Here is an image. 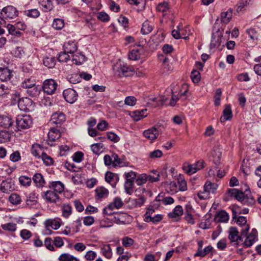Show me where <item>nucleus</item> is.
<instances>
[{"label": "nucleus", "instance_id": "f257e3e1", "mask_svg": "<svg viewBox=\"0 0 261 261\" xmlns=\"http://www.w3.org/2000/svg\"><path fill=\"white\" fill-rule=\"evenodd\" d=\"M113 69L115 74L120 77L131 76L135 72L133 67L121 62L114 64Z\"/></svg>", "mask_w": 261, "mask_h": 261}, {"label": "nucleus", "instance_id": "f03ea898", "mask_svg": "<svg viewBox=\"0 0 261 261\" xmlns=\"http://www.w3.org/2000/svg\"><path fill=\"white\" fill-rule=\"evenodd\" d=\"M239 232L237 228L234 227H231L229 229L228 239L230 240L232 246L238 248L240 246L241 242L243 241L242 236H239Z\"/></svg>", "mask_w": 261, "mask_h": 261}, {"label": "nucleus", "instance_id": "7ed1b4c3", "mask_svg": "<svg viewBox=\"0 0 261 261\" xmlns=\"http://www.w3.org/2000/svg\"><path fill=\"white\" fill-rule=\"evenodd\" d=\"M18 130L29 128L32 124V120L29 115L18 116L16 120Z\"/></svg>", "mask_w": 261, "mask_h": 261}, {"label": "nucleus", "instance_id": "20e7f679", "mask_svg": "<svg viewBox=\"0 0 261 261\" xmlns=\"http://www.w3.org/2000/svg\"><path fill=\"white\" fill-rule=\"evenodd\" d=\"M1 14L4 19H13L18 16V11L14 6H8L2 10Z\"/></svg>", "mask_w": 261, "mask_h": 261}, {"label": "nucleus", "instance_id": "39448f33", "mask_svg": "<svg viewBox=\"0 0 261 261\" xmlns=\"http://www.w3.org/2000/svg\"><path fill=\"white\" fill-rule=\"evenodd\" d=\"M15 189L14 182L11 178L3 180L0 184V191L3 193L9 194Z\"/></svg>", "mask_w": 261, "mask_h": 261}, {"label": "nucleus", "instance_id": "423d86ee", "mask_svg": "<svg viewBox=\"0 0 261 261\" xmlns=\"http://www.w3.org/2000/svg\"><path fill=\"white\" fill-rule=\"evenodd\" d=\"M44 225L45 226V229L43 231L44 234H50L53 231L50 229V227L57 230L61 226L60 222L55 219H49L46 220L44 222Z\"/></svg>", "mask_w": 261, "mask_h": 261}, {"label": "nucleus", "instance_id": "0eeeda50", "mask_svg": "<svg viewBox=\"0 0 261 261\" xmlns=\"http://www.w3.org/2000/svg\"><path fill=\"white\" fill-rule=\"evenodd\" d=\"M57 87V82L53 79L44 81L42 86L44 92L47 94H52L55 92Z\"/></svg>", "mask_w": 261, "mask_h": 261}, {"label": "nucleus", "instance_id": "6e6552de", "mask_svg": "<svg viewBox=\"0 0 261 261\" xmlns=\"http://www.w3.org/2000/svg\"><path fill=\"white\" fill-rule=\"evenodd\" d=\"M41 196L44 200L49 203H56L60 201V197L57 193L51 190L42 193Z\"/></svg>", "mask_w": 261, "mask_h": 261}, {"label": "nucleus", "instance_id": "1a4fd4ad", "mask_svg": "<svg viewBox=\"0 0 261 261\" xmlns=\"http://www.w3.org/2000/svg\"><path fill=\"white\" fill-rule=\"evenodd\" d=\"M63 95L65 100L70 103H74L77 98L78 94L73 89L68 88L63 91Z\"/></svg>", "mask_w": 261, "mask_h": 261}, {"label": "nucleus", "instance_id": "9d476101", "mask_svg": "<svg viewBox=\"0 0 261 261\" xmlns=\"http://www.w3.org/2000/svg\"><path fill=\"white\" fill-rule=\"evenodd\" d=\"M61 132L59 129L51 127L48 133V144L53 146V142L59 139L61 137Z\"/></svg>", "mask_w": 261, "mask_h": 261}, {"label": "nucleus", "instance_id": "9b49d317", "mask_svg": "<svg viewBox=\"0 0 261 261\" xmlns=\"http://www.w3.org/2000/svg\"><path fill=\"white\" fill-rule=\"evenodd\" d=\"M100 249L101 254L105 257L109 259L112 257L113 252L110 244L102 243L100 246Z\"/></svg>", "mask_w": 261, "mask_h": 261}, {"label": "nucleus", "instance_id": "f8f14e48", "mask_svg": "<svg viewBox=\"0 0 261 261\" xmlns=\"http://www.w3.org/2000/svg\"><path fill=\"white\" fill-rule=\"evenodd\" d=\"M66 120L65 115L61 112H57L54 113L51 117L50 121L56 124H61Z\"/></svg>", "mask_w": 261, "mask_h": 261}, {"label": "nucleus", "instance_id": "ddd939ff", "mask_svg": "<svg viewBox=\"0 0 261 261\" xmlns=\"http://www.w3.org/2000/svg\"><path fill=\"white\" fill-rule=\"evenodd\" d=\"M143 135L145 138L152 141L156 139L159 136V131L157 128L152 127L144 130Z\"/></svg>", "mask_w": 261, "mask_h": 261}, {"label": "nucleus", "instance_id": "4468645a", "mask_svg": "<svg viewBox=\"0 0 261 261\" xmlns=\"http://www.w3.org/2000/svg\"><path fill=\"white\" fill-rule=\"evenodd\" d=\"M106 181L110 184L113 187H115L119 180V177L117 174L108 171L105 174Z\"/></svg>", "mask_w": 261, "mask_h": 261}, {"label": "nucleus", "instance_id": "2eb2a0df", "mask_svg": "<svg viewBox=\"0 0 261 261\" xmlns=\"http://www.w3.org/2000/svg\"><path fill=\"white\" fill-rule=\"evenodd\" d=\"M13 121L12 118L5 115H0V126L5 128H9L12 126Z\"/></svg>", "mask_w": 261, "mask_h": 261}, {"label": "nucleus", "instance_id": "dca6fc26", "mask_svg": "<svg viewBox=\"0 0 261 261\" xmlns=\"http://www.w3.org/2000/svg\"><path fill=\"white\" fill-rule=\"evenodd\" d=\"M64 50L68 54H73L77 50V42L74 41H68L64 46Z\"/></svg>", "mask_w": 261, "mask_h": 261}, {"label": "nucleus", "instance_id": "f3484780", "mask_svg": "<svg viewBox=\"0 0 261 261\" xmlns=\"http://www.w3.org/2000/svg\"><path fill=\"white\" fill-rule=\"evenodd\" d=\"M229 220V215L225 211L218 212L214 218V221L217 223H226Z\"/></svg>", "mask_w": 261, "mask_h": 261}, {"label": "nucleus", "instance_id": "a211bd4d", "mask_svg": "<svg viewBox=\"0 0 261 261\" xmlns=\"http://www.w3.org/2000/svg\"><path fill=\"white\" fill-rule=\"evenodd\" d=\"M232 117V111L230 105H226L223 111V115L220 118V121L224 122L226 120H230Z\"/></svg>", "mask_w": 261, "mask_h": 261}, {"label": "nucleus", "instance_id": "6ab92c4d", "mask_svg": "<svg viewBox=\"0 0 261 261\" xmlns=\"http://www.w3.org/2000/svg\"><path fill=\"white\" fill-rule=\"evenodd\" d=\"M237 224L239 225L243 226L244 228L241 230V235L246 236L249 229V226L247 225V220L246 217L243 216H240L238 218Z\"/></svg>", "mask_w": 261, "mask_h": 261}, {"label": "nucleus", "instance_id": "aec40b11", "mask_svg": "<svg viewBox=\"0 0 261 261\" xmlns=\"http://www.w3.org/2000/svg\"><path fill=\"white\" fill-rule=\"evenodd\" d=\"M49 188L58 195L64 191V185L59 181H53L50 183Z\"/></svg>", "mask_w": 261, "mask_h": 261}, {"label": "nucleus", "instance_id": "412c9836", "mask_svg": "<svg viewBox=\"0 0 261 261\" xmlns=\"http://www.w3.org/2000/svg\"><path fill=\"white\" fill-rule=\"evenodd\" d=\"M12 76V70L7 68H0V80L2 81L10 80Z\"/></svg>", "mask_w": 261, "mask_h": 261}, {"label": "nucleus", "instance_id": "4be33fe9", "mask_svg": "<svg viewBox=\"0 0 261 261\" xmlns=\"http://www.w3.org/2000/svg\"><path fill=\"white\" fill-rule=\"evenodd\" d=\"M236 199L243 203H248L250 205H252L255 203V199L253 197H251L250 198H248L245 197L244 194L241 191L238 192L236 195Z\"/></svg>", "mask_w": 261, "mask_h": 261}, {"label": "nucleus", "instance_id": "5701e85b", "mask_svg": "<svg viewBox=\"0 0 261 261\" xmlns=\"http://www.w3.org/2000/svg\"><path fill=\"white\" fill-rule=\"evenodd\" d=\"M112 158L113 160V167H126L128 166V162L122 161V160L119 157L118 154L116 153H113L112 154Z\"/></svg>", "mask_w": 261, "mask_h": 261}, {"label": "nucleus", "instance_id": "b1692460", "mask_svg": "<svg viewBox=\"0 0 261 261\" xmlns=\"http://www.w3.org/2000/svg\"><path fill=\"white\" fill-rule=\"evenodd\" d=\"M232 16V10L228 9L225 12H223L221 15V21L222 22L227 24L231 20Z\"/></svg>", "mask_w": 261, "mask_h": 261}, {"label": "nucleus", "instance_id": "393cba45", "mask_svg": "<svg viewBox=\"0 0 261 261\" xmlns=\"http://www.w3.org/2000/svg\"><path fill=\"white\" fill-rule=\"evenodd\" d=\"M147 110H138L134 112L132 114V117L134 120L138 121L147 116Z\"/></svg>", "mask_w": 261, "mask_h": 261}, {"label": "nucleus", "instance_id": "a878e982", "mask_svg": "<svg viewBox=\"0 0 261 261\" xmlns=\"http://www.w3.org/2000/svg\"><path fill=\"white\" fill-rule=\"evenodd\" d=\"M183 214L182 207L180 205H177L172 212L168 214V217L171 218H178Z\"/></svg>", "mask_w": 261, "mask_h": 261}, {"label": "nucleus", "instance_id": "bb28decb", "mask_svg": "<svg viewBox=\"0 0 261 261\" xmlns=\"http://www.w3.org/2000/svg\"><path fill=\"white\" fill-rule=\"evenodd\" d=\"M39 3L44 12L50 11L53 9V5L51 0H39Z\"/></svg>", "mask_w": 261, "mask_h": 261}, {"label": "nucleus", "instance_id": "cd10ccee", "mask_svg": "<svg viewBox=\"0 0 261 261\" xmlns=\"http://www.w3.org/2000/svg\"><path fill=\"white\" fill-rule=\"evenodd\" d=\"M33 180L37 187H42L44 186L45 180L43 176L40 173H36L34 174Z\"/></svg>", "mask_w": 261, "mask_h": 261}, {"label": "nucleus", "instance_id": "c85d7f7f", "mask_svg": "<svg viewBox=\"0 0 261 261\" xmlns=\"http://www.w3.org/2000/svg\"><path fill=\"white\" fill-rule=\"evenodd\" d=\"M44 152L41 146L37 144H33L31 148L32 154L38 159L41 158L40 154Z\"/></svg>", "mask_w": 261, "mask_h": 261}, {"label": "nucleus", "instance_id": "c756f323", "mask_svg": "<svg viewBox=\"0 0 261 261\" xmlns=\"http://www.w3.org/2000/svg\"><path fill=\"white\" fill-rule=\"evenodd\" d=\"M37 196L35 192L31 193L27 197L26 204L30 206H33L37 204Z\"/></svg>", "mask_w": 261, "mask_h": 261}, {"label": "nucleus", "instance_id": "7c9ffc66", "mask_svg": "<svg viewBox=\"0 0 261 261\" xmlns=\"http://www.w3.org/2000/svg\"><path fill=\"white\" fill-rule=\"evenodd\" d=\"M36 81L33 77L25 79L21 83L23 88H31L35 86Z\"/></svg>", "mask_w": 261, "mask_h": 261}, {"label": "nucleus", "instance_id": "2f4dec72", "mask_svg": "<svg viewBox=\"0 0 261 261\" xmlns=\"http://www.w3.org/2000/svg\"><path fill=\"white\" fill-rule=\"evenodd\" d=\"M255 236L249 234L246 238L245 241L242 244L244 248L251 246L254 243Z\"/></svg>", "mask_w": 261, "mask_h": 261}, {"label": "nucleus", "instance_id": "473e14b6", "mask_svg": "<svg viewBox=\"0 0 261 261\" xmlns=\"http://www.w3.org/2000/svg\"><path fill=\"white\" fill-rule=\"evenodd\" d=\"M9 202L13 205H18L21 202L20 196L16 193H12L9 197Z\"/></svg>", "mask_w": 261, "mask_h": 261}, {"label": "nucleus", "instance_id": "72a5a7b5", "mask_svg": "<svg viewBox=\"0 0 261 261\" xmlns=\"http://www.w3.org/2000/svg\"><path fill=\"white\" fill-rule=\"evenodd\" d=\"M44 65L48 68H53L56 65V60L54 57H46L43 59Z\"/></svg>", "mask_w": 261, "mask_h": 261}, {"label": "nucleus", "instance_id": "f704fd0d", "mask_svg": "<svg viewBox=\"0 0 261 261\" xmlns=\"http://www.w3.org/2000/svg\"><path fill=\"white\" fill-rule=\"evenodd\" d=\"M152 30L153 25L150 24L148 21H146L142 24L141 33L143 35H147L150 33Z\"/></svg>", "mask_w": 261, "mask_h": 261}, {"label": "nucleus", "instance_id": "c9c22d12", "mask_svg": "<svg viewBox=\"0 0 261 261\" xmlns=\"http://www.w3.org/2000/svg\"><path fill=\"white\" fill-rule=\"evenodd\" d=\"M204 190L208 192V193H214L217 188L216 184L212 183L211 181H206L203 187Z\"/></svg>", "mask_w": 261, "mask_h": 261}, {"label": "nucleus", "instance_id": "e433bc0d", "mask_svg": "<svg viewBox=\"0 0 261 261\" xmlns=\"http://www.w3.org/2000/svg\"><path fill=\"white\" fill-rule=\"evenodd\" d=\"M60 261H79V259L69 253H63L59 257Z\"/></svg>", "mask_w": 261, "mask_h": 261}, {"label": "nucleus", "instance_id": "4c0bfd02", "mask_svg": "<svg viewBox=\"0 0 261 261\" xmlns=\"http://www.w3.org/2000/svg\"><path fill=\"white\" fill-rule=\"evenodd\" d=\"M95 193L96 194V196L99 198L106 197L108 196L109 194L108 190L104 187L97 188L95 190Z\"/></svg>", "mask_w": 261, "mask_h": 261}, {"label": "nucleus", "instance_id": "58836bf2", "mask_svg": "<svg viewBox=\"0 0 261 261\" xmlns=\"http://www.w3.org/2000/svg\"><path fill=\"white\" fill-rule=\"evenodd\" d=\"M24 14L28 17L35 18L39 16L40 12L37 9H32L25 10Z\"/></svg>", "mask_w": 261, "mask_h": 261}, {"label": "nucleus", "instance_id": "ea45409f", "mask_svg": "<svg viewBox=\"0 0 261 261\" xmlns=\"http://www.w3.org/2000/svg\"><path fill=\"white\" fill-rule=\"evenodd\" d=\"M124 177L125 179V182L134 183L135 180L137 178V174L136 172L130 171L128 172H125L124 174Z\"/></svg>", "mask_w": 261, "mask_h": 261}, {"label": "nucleus", "instance_id": "a19ab883", "mask_svg": "<svg viewBox=\"0 0 261 261\" xmlns=\"http://www.w3.org/2000/svg\"><path fill=\"white\" fill-rule=\"evenodd\" d=\"M11 91L9 87L4 84H0V97H7Z\"/></svg>", "mask_w": 261, "mask_h": 261}, {"label": "nucleus", "instance_id": "79ce46f5", "mask_svg": "<svg viewBox=\"0 0 261 261\" xmlns=\"http://www.w3.org/2000/svg\"><path fill=\"white\" fill-rule=\"evenodd\" d=\"M7 28L9 31V34L12 35H14L17 37H20L22 33L20 32L17 28L12 24H8L7 26Z\"/></svg>", "mask_w": 261, "mask_h": 261}, {"label": "nucleus", "instance_id": "37998d69", "mask_svg": "<svg viewBox=\"0 0 261 261\" xmlns=\"http://www.w3.org/2000/svg\"><path fill=\"white\" fill-rule=\"evenodd\" d=\"M182 169L189 175L193 174L197 172L194 164H185L182 167Z\"/></svg>", "mask_w": 261, "mask_h": 261}, {"label": "nucleus", "instance_id": "c03bdc74", "mask_svg": "<svg viewBox=\"0 0 261 261\" xmlns=\"http://www.w3.org/2000/svg\"><path fill=\"white\" fill-rule=\"evenodd\" d=\"M156 9L158 11L162 12L163 15H165L169 9V4L167 2H165L160 3L158 5Z\"/></svg>", "mask_w": 261, "mask_h": 261}, {"label": "nucleus", "instance_id": "a18cd8bd", "mask_svg": "<svg viewBox=\"0 0 261 261\" xmlns=\"http://www.w3.org/2000/svg\"><path fill=\"white\" fill-rule=\"evenodd\" d=\"M62 216L65 218H68L71 214L72 207L69 204H65L62 206Z\"/></svg>", "mask_w": 261, "mask_h": 261}, {"label": "nucleus", "instance_id": "49530a36", "mask_svg": "<svg viewBox=\"0 0 261 261\" xmlns=\"http://www.w3.org/2000/svg\"><path fill=\"white\" fill-rule=\"evenodd\" d=\"M18 180L20 184L25 187L30 186L32 182L31 178L27 176H20Z\"/></svg>", "mask_w": 261, "mask_h": 261}, {"label": "nucleus", "instance_id": "de8ad7c7", "mask_svg": "<svg viewBox=\"0 0 261 261\" xmlns=\"http://www.w3.org/2000/svg\"><path fill=\"white\" fill-rule=\"evenodd\" d=\"M2 229L6 231L14 232L16 230L17 226L14 223H8L1 225Z\"/></svg>", "mask_w": 261, "mask_h": 261}, {"label": "nucleus", "instance_id": "09e8293b", "mask_svg": "<svg viewBox=\"0 0 261 261\" xmlns=\"http://www.w3.org/2000/svg\"><path fill=\"white\" fill-rule=\"evenodd\" d=\"M253 1V0H241L238 4L237 11L238 12L242 11L246 6L252 5Z\"/></svg>", "mask_w": 261, "mask_h": 261}, {"label": "nucleus", "instance_id": "8fccbe9b", "mask_svg": "<svg viewBox=\"0 0 261 261\" xmlns=\"http://www.w3.org/2000/svg\"><path fill=\"white\" fill-rule=\"evenodd\" d=\"M64 26V20L60 18H56L54 20L52 27L56 30H59L62 29Z\"/></svg>", "mask_w": 261, "mask_h": 261}, {"label": "nucleus", "instance_id": "3c124183", "mask_svg": "<svg viewBox=\"0 0 261 261\" xmlns=\"http://www.w3.org/2000/svg\"><path fill=\"white\" fill-rule=\"evenodd\" d=\"M103 145L102 143H94L91 145V149L92 152L96 154H99L102 152L101 149Z\"/></svg>", "mask_w": 261, "mask_h": 261}, {"label": "nucleus", "instance_id": "603ef678", "mask_svg": "<svg viewBox=\"0 0 261 261\" xmlns=\"http://www.w3.org/2000/svg\"><path fill=\"white\" fill-rule=\"evenodd\" d=\"M213 247L212 246L209 245L206 247L203 250L197 252L195 254L194 256H200L204 257L205 255L209 253L212 250Z\"/></svg>", "mask_w": 261, "mask_h": 261}, {"label": "nucleus", "instance_id": "864d4df0", "mask_svg": "<svg viewBox=\"0 0 261 261\" xmlns=\"http://www.w3.org/2000/svg\"><path fill=\"white\" fill-rule=\"evenodd\" d=\"M125 192L126 194L130 195L134 192V183L125 182L124 185Z\"/></svg>", "mask_w": 261, "mask_h": 261}, {"label": "nucleus", "instance_id": "5fc2aeb1", "mask_svg": "<svg viewBox=\"0 0 261 261\" xmlns=\"http://www.w3.org/2000/svg\"><path fill=\"white\" fill-rule=\"evenodd\" d=\"M41 158L46 165L49 166L53 164V159L46 154L45 152H42V154H41Z\"/></svg>", "mask_w": 261, "mask_h": 261}, {"label": "nucleus", "instance_id": "6e6d98bb", "mask_svg": "<svg viewBox=\"0 0 261 261\" xmlns=\"http://www.w3.org/2000/svg\"><path fill=\"white\" fill-rule=\"evenodd\" d=\"M156 200L158 201H162L165 205L171 204L174 203V200L173 198L170 196H167L163 198L162 199H160V196H158L156 198Z\"/></svg>", "mask_w": 261, "mask_h": 261}, {"label": "nucleus", "instance_id": "4d7b16f0", "mask_svg": "<svg viewBox=\"0 0 261 261\" xmlns=\"http://www.w3.org/2000/svg\"><path fill=\"white\" fill-rule=\"evenodd\" d=\"M136 179L137 185L141 186L145 184L147 181V175L145 174H142L139 175Z\"/></svg>", "mask_w": 261, "mask_h": 261}, {"label": "nucleus", "instance_id": "13d9d810", "mask_svg": "<svg viewBox=\"0 0 261 261\" xmlns=\"http://www.w3.org/2000/svg\"><path fill=\"white\" fill-rule=\"evenodd\" d=\"M222 94V91L221 89H217L216 91L214 98V105L216 106H219L220 105L221 96Z\"/></svg>", "mask_w": 261, "mask_h": 261}, {"label": "nucleus", "instance_id": "bf43d9fd", "mask_svg": "<svg viewBox=\"0 0 261 261\" xmlns=\"http://www.w3.org/2000/svg\"><path fill=\"white\" fill-rule=\"evenodd\" d=\"M163 218L162 215L157 214L153 217H151L148 219L145 220L146 222H152L153 224L160 222Z\"/></svg>", "mask_w": 261, "mask_h": 261}, {"label": "nucleus", "instance_id": "052dcab7", "mask_svg": "<svg viewBox=\"0 0 261 261\" xmlns=\"http://www.w3.org/2000/svg\"><path fill=\"white\" fill-rule=\"evenodd\" d=\"M246 33L249 36V37L252 39H257L258 37L257 31L253 28H250L246 30Z\"/></svg>", "mask_w": 261, "mask_h": 261}, {"label": "nucleus", "instance_id": "680f3d73", "mask_svg": "<svg viewBox=\"0 0 261 261\" xmlns=\"http://www.w3.org/2000/svg\"><path fill=\"white\" fill-rule=\"evenodd\" d=\"M191 78L194 83H197L200 80V74L197 70H193L191 74Z\"/></svg>", "mask_w": 261, "mask_h": 261}, {"label": "nucleus", "instance_id": "e2e57ef3", "mask_svg": "<svg viewBox=\"0 0 261 261\" xmlns=\"http://www.w3.org/2000/svg\"><path fill=\"white\" fill-rule=\"evenodd\" d=\"M134 243V240L128 237H125L122 239V244L125 247H130Z\"/></svg>", "mask_w": 261, "mask_h": 261}, {"label": "nucleus", "instance_id": "0e129e2a", "mask_svg": "<svg viewBox=\"0 0 261 261\" xmlns=\"http://www.w3.org/2000/svg\"><path fill=\"white\" fill-rule=\"evenodd\" d=\"M44 245L49 250H55L54 241L50 238H46L44 241Z\"/></svg>", "mask_w": 261, "mask_h": 261}, {"label": "nucleus", "instance_id": "69168bd1", "mask_svg": "<svg viewBox=\"0 0 261 261\" xmlns=\"http://www.w3.org/2000/svg\"><path fill=\"white\" fill-rule=\"evenodd\" d=\"M69 57L68 53L64 50L63 52H61L59 54L58 60L60 62H66L69 60Z\"/></svg>", "mask_w": 261, "mask_h": 261}, {"label": "nucleus", "instance_id": "338daca9", "mask_svg": "<svg viewBox=\"0 0 261 261\" xmlns=\"http://www.w3.org/2000/svg\"><path fill=\"white\" fill-rule=\"evenodd\" d=\"M82 218H78L75 221H74L73 223V229L74 232H77L80 231V227L82 226Z\"/></svg>", "mask_w": 261, "mask_h": 261}, {"label": "nucleus", "instance_id": "774afa93", "mask_svg": "<svg viewBox=\"0 0 261 261\" xmlns=\"http://www.w3.org/2000/svg\"><path fill=\"white\" fill-rule=\"evenodd\" d=\"M107 137L108 139L115 143L118 142L120 140L119 137L112 132L107 133Z\"/></svg>", "mask_w": 261, "mask_h": 261}]
</instances>
